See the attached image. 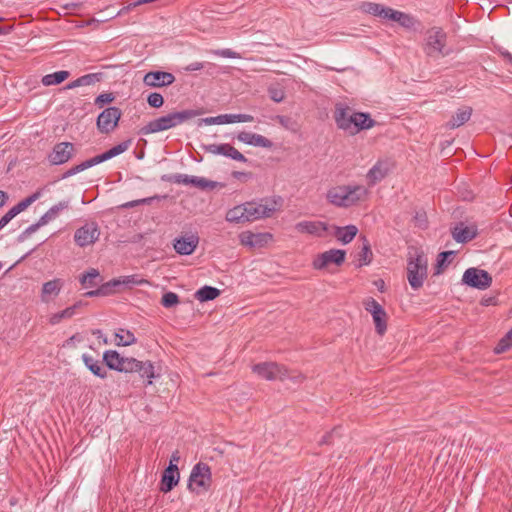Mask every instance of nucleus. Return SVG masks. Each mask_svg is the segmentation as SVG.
<instances>
[{"label": "nucleus", "mask_w": 512, "mask_h": 512, "mask_svg": "<svg viewBox=\"0 0 512 512\" xmlns=\"http://www.w3.org/2000/svg\"><path fill=\"white\" fill-rule=\"evenodd\" d=\"M237 139L245 144H248V145H253V146H258V147H263V148H268V149L273 147V142L260 134L243 131L237 135Z\"/></svg>", "instance_id": "obj_23"}, {"label": "nucleus", "mask_w": 512, "mask_h": 512, "mask_svg": "<svg viewBox=\"0 0 512 512\" xmlns=\"http://www.w3.org/2000/svg\"><path fill=\"white\" fill-rule=\"evenodd\" d=\"M91 167H93L92 161H91V159H87V160L83 161L82 163L75 165V166L71 167L70 169H68L66 172L63 173L61 178L62 179L68 178L70 176H73V175H75L79 172H82Z\"/></svg>", "instance_id": "obj_45"}, {"label": "nucleus", "mask_w": 512, "mask_h": 512, "mask_svg": "<svg viewBox=\"0 0 512 512\" xmlns=\"http://www.w3.org/2000/svg\"><path fill=\"white\" fill-rule=\"evenodd\" d=\"M203 67H204V64H203V63H201V62H193V63L189 64V65L185 68V70H186V71H197V70H201V69H203Z\"/></svg>", "instance_id": "obj_63"}, {"label": "nucleus", "mask_w": 512, "mask_h": 512, "mask_svg": "<svg viewBox=\"0 0 512 512\" xmlns=\"http://www.w3.org/2000/svg\"><path fill=\"white\" fill-rule=\"evenodd\" d=\"M413 223L420 229H426L428 227V218L425 210L421 209L415 212Z\"/></svg>", "instance_id": "obj_48"}, {"label": "nucleus", "mask_w": 512, "mask_h": 512, "mask_svg": "<svg viewBox=\"0 0 512 512\" xmlns=\"http://www.w3.org/2000/svg\"><path fill=\"white\" fill-rule=\"evenodd\" d=\"M101 80L100 73L83 75L65 86V89H74L81 86H89Z\"/></svg>", "instance_id": "obj_32"}, {"label": "nucleus", "mask_w": 512, "mask_h": 512, "mask_svg": "<svg viewBox=\"0 0 512 512\" xmlns=\"http://www.w3.org/2000/svg\"><path fill=\"white\" fill-rule=\"evenodd\" d=\"M447 34L441 27L427 30L423 50L428 57L439 58L449 54L446 50Z\"/></svg>", "instance_id": "obj_5"}, {"label": "nucleus", "mask_w": 512, "mask_h": 512, "mask_svg": "<svg viewBox=\"0 0 512 512\" xmlns=\"http://www.w3.org/2000/svg\"><path fill=\"white\" fill-rule=\"evenodd\" d=\"M471 115H472L471 107H465L463 109H459L455 114L452 115L451 119L446 123L445 126L448 129L458 128V127L464 125L466 122H468Z\"/></svg>", "instance_id": "obj_24"}, {"label": "nucleus", "mask_w": 512, "mask_h": 512, "mask_svg": "<svg viewBox=\"0 0 512 512\" xmlns=\"http://www.w3.org/2000/svg\"><path fill=\"white\" fill-rule=\"evenodd\" d=\"M455 255L454 251H443L438 254L436 264L434 267V274L439 275L448 267Z\"/></svg>", "instance_id": "obj_36"}, {"label": "nucleus", "mask_w": 512, "mask_h": 512, "mask_svg": "<svg viewBox=\"0 0 512 512\" xmlns=\"http://www.w3.org/2000/svg\"><path fill=\"white\" fill-rule=\"evenodd\" d=\"M82 305H83L82 301H78L74 305H72L70 307H67L66 309H64V310H62L60 312L54 313L50 317L49 323L51 325H56V324L60 323L63 319L71 318L72 316L75 315L76 310L78 308H80Z\"/></svg>", "instance_id": "obj_31"}, {"label": "nucleus", "mask_w": 512, "mask_h": 512, "mask_svg": "<svg viewBox=\"0 0 512 512\" xmlns=\"http://www.w3.org/2000/svg\"><path fill=\"white\" fill-rule=\"evenodd\" d=\"M384 8H385V6L383 4L374 3V2H362L360 5V9L362 12L376 16V17H380V18H382Z\"/></svg>", "instance_id": "obj_40"}, {"label": "nucleus", "mask_w": 512, "mask_h": 512, "mask_svg": "<svg viewBox=\"0 0 512 512\" xmlns=\"http://www.w3.org/2000/svg\"><path fill=\"white\" fill-rule=\"evenodd\" d=\"M212 484L211 468L208 464L198 462L192 468L188 480V489L197 495L207 492Z\"/></svg>", "instance_id": "obj_7"}, {"label": "nucleus", "mask_w": 512, "mask_h": 512, "mask_svg": "<svg viewBox=\"0 0 512 512\" xmlns=\"http://www.w3.org/2000/svg\"><path fill=\"white\" fill-rule=\"evenodd\" d=\"M388 174V169L381 162H377L367 173V180L370 186L384 179Z\"/></svg>", "instance_id": "obj_27"}, {"label": "nucleus", "mask_w": 512, "mask_h": 512, "mask_svg": "<svg viewBox=\"0 0 512 512\" xmlns=\"http://www.w3.org/2000/svg\"><path fill=\"white\" fill-rule=\"evenodd\" d=\"M69 206L68 201H61L53 205L46 213H44L38 220L41 226L46 225L49 221L55 219L61 211L67 209Z\"/></svg>", "instance_id": "obj_28"}, {"label": "nucleus", "mask_w": 512, "mask_h": 512, "mask_svg": "<svg viewBox=\"0 0 512 512\" xmlns=\"http://www.w3.org/2000/svg\"><path fill=\"white\" fill-rule=\"evenodd\" d=\"M121 333H116V344L122 346H129L136 343V338L130 330H120Z\"/></svg>", "instance_id": "obj_42"}, {"label": "nucleus", "mask_w": 512, "mask_h": 512, "mask_svg": "<svg viewBox=\"0 0 512 512\" xmlns=\"http://www.w3.org/2000/svg\"><path fill=\"white\" fill-rule=\"evenodd\" d=\"M351 111V108L346 105L341 103L336 104L334 110V120L339 129L353 136L355 135L353 132V126L355 125V122L354 112L351 113Z\"/></svg>", "instance_id": "obj_13"}, {"label": "nucleus", "mask_w": 512, "mask_h": 512, "mask_svg": "<svg viewBox=\"0 0 512 512\" xmlns=\"http://www.w3.org/2000/svg\"><path fill=\"white\" fill-rule=\"evenodd\" d=\"M131 145V140L128 139L126 141H123L115 146H113L112 148H110L109 150L105 151L104 153L100 154V155H96L95 157H92L90 158L91 161H92V164L93 166L97 165V164H100L104 161H107L115 156H118L122 153H124L126 150H128V148L130 147Z\"/></svg>", "instance_id": "obj_22"}, {"label": "nucleus", "mask_w": 512, "mask_h": 512, "mask_svg": "<svg viewBox=\"0 0 512 512\" xmlns=\"http://www.w3.org/2000/svg\"><path fill=\"white\" fill-rule=\"evenodd\" d=\"M251 175H252L251 173L242 172V171H233L232 172V177L235 179H238V180H242L244 178L251 177Z\"/></svg>", "instance_id": "obj_64"}, {"label": "nucleus", "mask_w": 512, "mask_h": 512, "mask_svg": "<svg viewBox=\"0 0 512 512\" xmlns=\"http://www.w3.org/2000/svg\"><path fill=\"white\" fill-rule=\"evenodd\" d=\"M462 282L471 288L485 290L491 286L492 277L486 270L468 268L463 274Z\"/></svg>", "instance_id": "obj_8"}, {"label": "nucleus", "mask_w": 512, "mask_h": 512, "mask_svg": "<svg viewBox=\"0 0 512 512\" xmlns=\"http://www.w3.org/2000/svg\"><path fill=\"white\" fill-rule=\"evenodd\" d=\"M202 149L205 152L215 155H223L239 162H248V159L241 152L228 143L202 145Z\"/></svg>", "instance_id": "obj_14"}, {"label": "nucleus", "mask_w": 512, "mask_h": 512, "mask_svg": "<svg viewBox=\"0 0 512 512\" xmlns=\"http://www.w3.org/2000/svg\"><path fill=\"white\" fill-rule=\"evenodd\" d=\"M451 234L456 242L467 243L477 237L478 230L476 226H465L460 222L451 230Z\"/></svg>", "instance_id": "obj_20"}, {"label": "nucleus", "mask_w": 512, "mask_h": 512, "mask_svg": "<svg viewBox=\"0 0 512 512\" xmlns=\"http://www.w3.org/2000/svg\"><path fill=\"white\" fill-rule=\"evenodd\" d=\"M252 371L259 377L269 381L277 379L284 380L287 377L286 367L276 362H262L255 364L252 367Z\"/></svg>", "instance_id": "obj_9"}, {"label": "nucleus", "mask_w": 512, "mask_h": 512, "mask_svg": "<svg viewBox=\"0 0 512 512\" xmlns=\"http://www.w3.org/2000/svg\"><path fill=\"white\" fill-rule=\"evenodd\" d=\"M120 286V279H112L104 284L98 286L101 296H108L117 291Z\"/></svg>", "instance_id": "obj_43"}, {"label": "nucleus", "mask_w": 512, "mask_h": 512, "mask_svg": "<svg viewBox=\"0 0 512 512\" xmlns=\"http://www.w3.org/2000/svg\"><path fill=\"white\" fill-rule=\"evenodd\" d=\"M376 333L380 336L387 331L388 315L385 310L372 315Z\"/></svg>", "instance_id": "obj_38"}, {"label": "nucleus", "mask_w": 512, "mask_h": 512, "mask_svg": "<svg viewBox=\"0 0 512 512\" xmlns=\"http://www.w3.org/2000/svg\"><path fill=\"white\" fill-rule=\"evenodd\" d=\"M102 280L100 273L95 268H90L85 273H83L79 281L83 287H96L99 285V282Z\"/></svg>", "instance_id": "obj_33"}, {"label": "nucleus", "mask_w": 512, "mask_h": 512, "mask_svg": "<svg viewBox=\"0 0 512 512\" xmlns=\"http://www.w3.org/2000/svg\"><path fill=\"white\" fill-rule=\"evenodd\" d=\"M156 198H158V197L154 196V197H147V198H143V199L129 201L127 203L122 204L121 208L129 209V208H133V207L143 205V204H151L152 201Z\"/></svg>", "instance_id": "obj_55"}, {"label": "nucleus", "mask_w": 512, "mask_h": 512, "mask_svg": "<svg viewBox=\"0 0 512 512\" xmlns=\"http://www.w3.org/2000/svg\"><path fill=\"white\" fill-rule=\"evenodd\" d=\"M397 23L406 29H411L414 28L415 24L417 23V20L410 14L402 12L400 20H398Z\"/></svg>", "instance_id": "obj_52"}, {"label": "nucleus", "mask_w": 512, "mask_h": 512, "mask_svg": "<svg viewBox=\"0 0 512 512\" xmlns=\"http://www.w3.org/2000/svg\"><path fill=\"white\" fill-rule=\"evenodd\" d=\"M272 234L265 233H253L251 231H244L239 234V241L242 245L250 248H262L270 240H272Z\"/></svg>", "instance_id": "obj_17"}, {"label": "nucleus", "mask_w": 512, "mask_h": 512, "mask_svg": "<svg viewBox=\"0 0 512 512\" xmlns=\"http://www.w3.org/2000/svg\"><path fill=\"white\" fill-rule=\"evenodd\" d=\"M74 152L75 148L71 142H60L53 147L48 159L52 165H61L68 162L73 157Z\"/></svg>", "instance_id": "obj_16"}, {"label": "nucleus", "mask_w": 512, "mask_h": 512, "mask_svg": "<svg viewBox=\"0 0 512 512\" xmlns=\"http://www.w3.org/2000/svg\"><path fill=\"white\" fill-rule=\"evenodd\" d=\"M201 114L199 110L186 109L173 111L159 118L149 121L139 130V134L148 135L177 127L184 122Z\"/></svg>", "instance_id": "obj_3"}, {"label": "nucleus", "mask_w": 512, "mask_h": 512, "mask_svg": "<svg viewBox=\"0 0 512 512\" xmlns=\"http://www.w3.org/2000/svg\"><path fill=\"white\" fill-rule=\"evenodd\" d=\"M364 308L371 315L385 310L374 298L370 297L363 302Z\"/></svg>", "instance_id": "obj_49"}, {"label": "nucleus", "mask_w": 512, "mask_h": 512, "mask_svg": "<svg viewBox=\"0 0 512 512\" xmlns=\"http://www.w3.org/2000/svg\"><path fill=\"white\" fill-rule=\"evenodd\" d=\"M512 348V328L499 340L494 347L495 354H501Z\"/></svg>", "instance_id": "obj_41"}, {"label": "nucleus", "mask_w": 512, "mask_h": 512, "mask_svg": "<svg viewBox=\"0 0 512 512\" xmlns=\"http://www.w3.org/2000/svg\"><path fill=\"white\" fill-rule=\"evenodd\" d=\"M203 123L206 124V125L224 124L223 114L215 116V117H207V118L200 119L199 120V125H201Z\"/></svg>", "instance_id": "obj_60"}, {"label": "nucleus", "mask_w": 512, "mask_h": 512, "mask_svg": "<svg viewBox=\"0 0 512 512\" xmlns=\"http://www.w3.org/2000/svg\"><path fill=\"white\" fill-rule=\"evenodd\" d=\"M195 187L199 188L200 190L205 191V190H213L217 187H223V184L216 182V181L208 180L203 177H198Z\"/></svg>", "instance_id": "obj_46"}, {"label": "nucleus", "mask_w": 512, "mask_h": 512, "mask_svg": "<svg viewBox=\"0 0 512 512\" xmlns=\"http://www.w3.org/2000/svg\"><path fill=\"white\" fill-rule=\"evenodd\" d=\"M114 99L115 96L113 95V93H102L96 97L94 104L99 108H102L104 105L113 102Z\"/></svg>", "instance_id": "obj_54"}, {"label": "nucleus", "mask_w": 512, "mask_h": 512, "mask_svg": "<svg viewBox=\"0 0 512 512\" xmlns=\"http://www.w3.org/2000/svg\"><path fill=\"white\" fill-rule=\"evenodd\" d=\"M40 227H42V226L39 224L38 221L36 223L30 225L27 229H25V231H23L19 235L18 241L19 242L24 241L28 236H30L31 234L35 233Z\"/></svg>", "instance_id": "obj_58"}, {"label": "nucleus", "mask_w": 512, "mask_h": 512, "mask_svg": "<svg viewBox=\"0 0 512 512\" xmlns=\"http://www.w3.org/2000/svg\"><path fill=\"white\" fill-rule=\"evenodd\" d=\"M180 474L177 464H169L162 473L160 491L170 492L179 482Z\"/></svg>", "instance_id": "obj_18"}, {"label": "nucleus", "mask_w": 512, "mask_h": 512, "mask_svg": "<svg viewBox=\"0 0 512 512\" xmlns=\"http://www.w3.org/2000/svg\"><path fill=\"white\" fill-rule=\"evenodd\" d=\"M62 287V282L60 279H54L48 282H45L42 286V300L47 301L45 299L46 295H58Z\"/></svg>", "instance_id": "obj_39"}, {"label": "nucleus", "mask_w": 512, "mask_h": 512, "mask_svg": "<svg viewBox=\"0 0 512 512\" xmlns=\"http://www.w3.org/2000/svg\"><path fill=\"white\" fill-rule=\"evenodd\" d=\"M120 108L112 106L104 109L97 117V128L103 134H109L117 127L121 118Z\"/></svg>", "instance_id": "obj_10"}, {"label": "nucleus", "mask_w": 512, "mask_h": 512, "mask_svg": "<svg viewBox=\"0 0 512 512\" xmlns=\"http://www.w3.org/2000/svg\"><path fill=\"white\" fill-rule=\"evenodd\" d=\"M199 243V238L195 235L189 237H180L174 240V249L180 255H191Z\"/></svg>", "instance_id": "obj_21"}, {"label": "nucleus", "mask_w": 512, "mask_h": 512, "mask_svg": "<svg viewBox=\"0 0 512 512\" xmlns=\"http://www.w3.org/2000/svg\"><path fill=\"white\" fill-rule=\"evenodd\" d=\"M143 282L145 281L138 279L137 275L124 276L123 278H120V286L125 285L132 287L134 285H139Z\"/></svg>", "instance_id": "obj_57"}, {"label": "nucleus", "mask_w": 512, "mask_h": 512, "mask_svg": "<svg viewBox=\"0 0 512 512\" xmlns=\"http://www.w3.org/2000/svg\"><path fill=\"white\" fill-rule=\"evenodd\" d=\"M245 208L242 205L235 206L228 210L226 214V220L232 223H244L247 222L245 215Z\"/></svg>", "instance_id": "obj_37"}, {"label": "nucleus", "mask_w": 512, "mask_h": 512, "mask_svg": "<svg viewBox=\"0 0 512 512\" xmlns=\"http://www.w3.org/2000/svg\"><path fill=\"white\" fill-rule=\"evenodd\" d=\"M335 236L343 244L350 243L358 233V228L355 225H347L345 227L336 226Z\"/></svg>", "instance_id": "obj_29"}, {"label": "nucleus", "mask_w": 512, "mask_h": 512, "mask_svg": "<svg viewBox=\"0 0 512 512\" xmlns=\"http://www.w3.org/2000/svg\"><path fill=\"white\" fill-rule=\"evenodd\" d=\"M103 362L111 370L124 373H139L141 378L148 379V384H152V379L156 377L151 361H139L132 357H122L115 350L105 351Z\"/></svg>", "instance_id": "obj_1"}, {"label": "nucleus", "mask_w": 512, "mask_h": 512, "mask_svg": "<svg viewBox=\"0 0 512 512\" xmlns=\"http://www.w3.org/2000/svg\"><path fill=\"white\" fill-rule=\"evenodd\" d=\"M300 233H306L317 237H323L328 231V225L322 221H301L295 226Z\"/></svg>", "instance_id": "obj_19"}, {"label": "nucleus", "mask_w": 512, "mask_h": 512, "mask_svg": "<svg viewBox=\"0 0 512 512\" xmlns=\"http://www.w3.org/2000/svg\"><path fill=\"white\" fill-rule=\"evenodd\" d=\"M281 205V198H262L259 201H250L243 204L245 208V215L247 222L254 221L260 218L271 217Z\"/></svg>", "instance_id": "obj_6"}, {"label": "nucleus", "mask_w": 512, "mask_h": 512, "mask_svg": "<svg viewBox=\"0 0 512 512\" xmlns=\"http://www.w3.org/2000/svg\"><path fill=\"white\" fill-rule=\"evenodd\" d=\"M338 429H339V428H338V427H336V428H334L331 432H329V433L325 434V435L322 437V439L320 440L319 444H320V445H330V444H333V443H334V441H333V437H334V435L337 433V430H338Z\"/></svg>", "instance_id": "obj_61"}, {"label": "nucleus", "mask_w": 512, "mask_h": 512, "mask_svg": "<svg viewBox=\"0 0 512 512\" xmlns=\"http://www.w3.org/2000/svg\"><path fill=\"white\" fill-rule=\"evenodd\" d=\"M100 236L99 226L96 222L91 221L85 223L78 228L74 234V241L80 247L94 244Z\"/></svg>", "instance_id": "obj_12"}, {"label": "nucleus", "mask_w": 512, "mask_h": 512, "mask_svg": "<svg viewBox=\"0 0 512 512\" xmlns=\"http://www.w3.org/2000/svg\"><path fill=\"white\" fill-rule=\"evenodd\" d=\"M406 270L411 288L415 291L422 288L428 276V260L423 251L414 249V254L409 251Z\"/></svg>", "instance_id": "obj_4"}, {"label": "nucleus", "mask_w": 512, "mask_h": 512, "mask_svg": "<svg viewBox=\"0 0 512 512\" xmlns=\"http://www.w3.org/2000/svg\"><path fill=\"white\" fill-rule=\"evenodd\" d=\"M269 97L274 102H282L285 98V92L280 88L270 87L268 89Z\"/></svg>", "instance_id": "obj_56"}, {"label": "nucleus", "mask_w": 512, "mask_h": 512, "mask_svg": "<svg viewBox=\"0 0 512 512\" xmlns=\"http://www.w3.org/2000/svg\"><path fill=\"white\" fill-rule=\"evenodd\" d=\"M41 194H42V190L39 189L36 192H34L33 194H31L30 196H28V197L24 198L23 200H21L20 202H18L15 205V207L17 208L19 213H21L24 210H26L32 203H34L36 200H38L40 198Z\"/></svg>", "instance_id": "obj_44"}, {"label": "nucleus", "mask_w": 512, "mask_h": 512, "mask_svg": "<svg viewBox=\"0 0 512 512\" xmlns=\"http://www.w3.org/2000/svg\"><path fill=\"white\" fill-rule=\"evenodd\" d=\"M82 360L85 364V366L93 373L95 376L99 378H106L107 372L103 367L101 366V362L97 359H94L93 357L83 354Z\"/></svg>", "instance_id": "obj_30"}, {"label": "nucleus", "mask_w": 512, "mask_h": 512, "mask_svg": "<svg viewBox=\"0 0 512 512\" xmlns=\"http://www.w3.org/2000/svg\"><path fill=\"white\" fill-rule=\"evenodd\" d=\"M220 294L219 289L205 285L195 292V298L200 302H207L216 299Z\"/></svg>", "instance_id": "obj_34"}, {"label": "nucleus", "mask_w": 512, "mask_h": 512, "mask_svg": "<svg viewBox=\"0 0 512 512\" xmlns=\"http://www.w3.org/2000/svg\"><path fill=\"white\" fill-rule=\"evenodd\" d=\"M354 122L353 132L355 135L361 130H367L376 125V121L371 118L369 113L365 112H354Z\"/></svg>", "instance_id": "obj_25"}, {"label": "nucleus", "mask_w": 512, "mask_h": 512, "mask_svg": "<svg viewBox=\"0 0 512 512\" xmlns=\"http://www.w3.org/2000/svg\"><path fill=\"white\" fill-rule=\"evenodd\" d=\"M213 53L215 55L225 57V58H233V59L241 58V56L237 52H235L231 49H218V50L213 51Z\"/></svg>", "instance_id": "obj_59"}, {"label": "nucleus", "mask_w": 512, "mask_h": 512, "mask_svg": "<svg viewBox=\"0 0 512 512\" xmlns=\"http://www.w3.org/2000/svg\"><path fill=\"white\" fill-rule=\"evenodd\" d=\"M175 82V76L165 71H149L143 77L145 86L152 88H162L172 85Z\"/></svg>", "instance_id": "obj_15"}, {"label": "nucleus", "mask_w": 512, "mask_h": 512, "mask_svg": "<svg viewBox=\"0 0 512 512\" xmlns=\"http://www.w3.org/2000/svg\"><path fill=\"white\" fill-rule=\"evenodd\" d=\"M180 302L179 296L174 292H166L161 298V304L165 308H172Z\"/></svg>", "instance_id": "obj_47"}, {"label": "nucleus", "mask_w": 512, "mask_h": 512, "mask_svg": "<svg viewBox=\"0 0 512 512\" xmlns=\"http://www.w3.org/2000/svg\"><path fill=\"white\" fill-rule=\"evenodd\" d=\"M346 257L345 250L341 249H330L323 253L318 254L313 260V268L316 270H323L328 268L330 264L341 266Z\"/></svg>", "instance_id": "obj_11"}, {"label": "nucleus", "mask_w": 512, "mask_h": 512, "mask_svg": "<svg viewBox=\"0 0 512 512\" xmlns=\"http://www.w3.org/2000/svg\"><path fill=\"white\" fill-rule=\"evenodd\" d=\"M360 238L362 240V248L357 254V260H358L357 267L369 265L373 259V253L371 250V245H370L369 240L364 235H362Z\"/></svg>", "instance_id": "obj_26"}, {"label": "nucleus", "mask_w": 512, "mask_h": 512, "mask_svg": "<svg viewBox=\"0 0 512 512\" xmlns=\"http://www.w3.org/2000/svg\"><path fill=\"white\" fill-rule=\"evenodd\" d=\"M70 76L69 71L61 70L54 72L52 74H47L42 77V84L44 86H53L58 85L64 82Z\"/></svg>", "instance_id": "obj_35"}, {"label": "nucleus", "mask_w": 512, "mask_h": 512, "mask_svg": "<svg viewBox=\"0 0 512 512\" xmlns=\"http://www.w3.org/2000/svg\"><path fill=\"white\" fill-rule=\"evenodd\" d=\"M401 13L402 11L394 10L391 7L385 6L382 19L398 22V20H400Z\"/></svg>", "instance_id": "obj_53"}, {"label": "nucleus", "mask_w": 512, "mask_h": 512, "mask_svg": "<svg viewBox=\"0 0 512 512\" xmlns=\"http://www.w3.org/2000/svg\"><path fill=\"white\" fill-rule=\"evenodd\" d=\"M147 103L152 108H160L164 104V97L157 92L150 93L147 97Z\"/></svg>", "instance_id": "obj_51"}, {"label": "nucleus", "mask_w": 512, "mask_h": 512, "mask_svg": "<svg viewBox=\"0 0 512 512\" xmlns=\"http://www.w3.org/2000/svg\"><path fill=\"white\" fill-rule=\"evenodd\" d=\"M163 181L176 183V184H185L188 185L189 175L186 174H174V175H163L161 177Z\"/></svg>", "instance_id": "obj_50"}, {"label": "nucleus", "mask_w": 512, "mask_h": 512, "mask_svg": "<svg viewBox=\"0 0 512 512\" xmlns=\"http://www.w3.org/2000/svg\"><path fill=\"white\" fill-rule=\"evenodd\" d=\"M368 194V189L363 185H337L328 189L326 199L336 207L349 208L364 201Z\"/></svg>", "instance_id": "obj_2"}, {"label": "nucleus", "mask_w": 512, "mask_h": 512, "mask_svg": "<svg viewBox=\"0 0 512 512\" xmlns=\"http://www.w3.org/2000/svg\"><path fill=\"white\" fill-rule=\"evenodd\" d=\"M241 114H223L224 124L240 122Z\"/></svg>", "instance_id": "obj_62"}]
</instances>
